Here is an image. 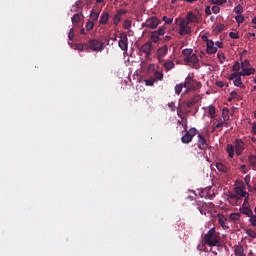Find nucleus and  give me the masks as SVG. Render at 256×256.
<instances>
[{
    "label": "nucleus",
    "instance_id": "nucleus-1",
    "mask_svg": "<svg viewBox=\"0 0 256 256\" xmlns=\"http://www.w3.org/2000/svg\"><path fill=\"white\" fill-rule=\"evenodd\" d=\"M204 243L208 247H219L221 245V236L215 228H211L204 236Z\"/></svg>",
    "mask_w": 256,
    "mask_h": 256
},
{
    "label": "nucleus",
    "instance_id": "nucleus-2",
    "mask_svg": "<svg viewBox=\"0 0 256 256\" xmlns=\"http://www.w3.org/2000/svg\"><path fill=\"white\" fill-rule=\"evenodd\" d=\"M183 87L186 91H197V89H201V84L197 80L193 79L191 75H188L185 79Z\"/></svg>",
    "mask_w": 256,
    "mask_h": 256
},
{
    "label": "nucleus",
    "instance_id": "nucleus-3",
    "mask_svg": "<svg viewBox=\"0 0 256 256\" xmlns=\"http://www.w3.org/2000/svg\"><path fill=\"white\" fill-rule=\"evenodd\" d=\"M196 207L198 209V211H200L201 215H207V212H211L213 211V209H215V204H213V202H201L198 201L196 203Z\"/></svg>",
    "mask_w": 256,
    "mask_h": 256
},
{
    "label": "nucleus",
    "instance_id": "nucleus-4",
    "mask_svg": "<svg viewBox=\"0 0 256 256\" xmlns=\"http://www.w3.org/2000/svg\"><path fill=\"white\" fill-rule=\"evenodd\" d=\"M184 130L186 131V133H185V135H183L181 137V141H182V143L187 145V144L191 143V141H193V137H195V135H197V129L190 128L189 130H187V124H184Z\"/></svg>",
    "mask_w": 256,
    "mask_h": 256
},
{
    "label": "nucleus",
    "instance_id": "nucleus-5",
    "mask_svg": "<svg viewBox=\"0 0 256 256\" xmlns=\"http://www.w3.org/2000/svg\"><path fill=\"white\" fill-rule=\"evenodd\" d=\"M241 77H247V76L241 74V72H234L229 75L228 79L230 81H233L235 87H240V89H245V84H243Z\"/></svg>",
    "mask_w": 256,
    "mask_h": 256
},
{
    "label": "nucleus",
    "instance_id": "nucleus-6",
    "mask_svg": "<svg viewBox=\"0 0 256 256\" xmlns=\"http://www.w3.org/2000/svg\"><path fill=\"white\" fill-rule=\"evenodd\" d=\"M241 69L240 75H245L246 77H249V75H255V69L251 68V62L246 59L241 62Z\"/></svg>",
    "mask_w": 256,
    "mask_h": 256
},
{
    "label": "nucleus",
    "instance_id": "nucleus-7",
    "mask_svg": "<svg viewBox=\"0 0 256 256\" xmlns=\"http://www.w3.org/2000/svg\"><path fill=\"white\" fill-rule=\"evenodd\" d=\"M88 49L91 51H103L105 49V44L97 39H91L87 42Z\"/></svg>",
    "mask_w": 256,
    "mask_h": 256
},
{
    "label": "nucleus",
    "instance_id": "nucleus-8",
    "mask_svg": "<svg viewBox=\"0 0 256 256\" xmlns=\"http://www.w3.org/2000/svg\"><path fill=\"white\" fill-rule=\"evenodd\" d=\"M161 25V20L157 17H151L142 23V27H148V29H157Z\"/></svg>",
    "mask_w": 256,
    "mask_h": 256
},
{
    "label": "nucleus",
    "instance_id": "nucleus-9",
    "mask_svg": "<svg viewBox=\"0 0 256 256\" xmlns=\"http://www.w3.org/2000/svg\"><path fill=\"white\" fill-rule=\"evenodd\" d=\"M191 33V27H189V23H187V20H181V23L179 25V35H190Z\"/></svg>",
    "mask_w": 256,
    "mask_h": 256
},
{
    "label": "nucleus",
    "instance_id": "nucleus-10",
    "mask_svg": "<svg viewBox=\"0 0 256 256\" xmlns=\"http://www.w3.org/2000/svg\"><path fill=\"white\" fill-rule=\"evenodd\" d=\"M234 149L236 152V155L239 157L243 151H245V142H243L242 139H236L234 143Z\"/></svg>",
    "mask_w": 256,
    "mask_h": 256
},
{
    "label": "nucleus",
    "instance_id": "nucleus-11",
    "mask_svg": "<svg viewBox=\"0 0 256 256\" xmlns=\"http://www.w3.org/2000/svg\"><path fill=\"white\" fill-rule=\"evenodd\" d=\"M118 47L122 51H127L129 49V38H127V34H122L121 39L118 41Z\"/></svg>",
    "mask_w": 256,
    "mask_h": 256
},
{
    "label": "nucleus",
    "instance_id": "nucleus-12",
    "mask_svg": "<svg viewBox=\"0 0 256 256\" xmlns=\"http://www.w3.org/2000/svg\"><path fill=\"white\" fill-rule=\"evenodd\" d=\"M163 35H165V28L160 27L158 30L152 32L151 41H153V43H157L159 41V37Z\"/></svg>",
    "mask_w": 256,
    "mask_h": 256
},
{
    "label": "nucleus",
    "instance_id": "nucleus-13",
    "mask_svg": "<svg viewBox=\"0 0 256 256\" xmlns=\"http://www.w3.org/2000/svg\"><path fill=\"white\" fill-rule=\"evenodd\" d=\"M169 53V46L164 45L157 50V59L159 62L164 60L165 55Z\"/></svg>",
    "mask_w": 256,
    "mask_h": 256
},
{
    "label": "nucleus",
    "instance_id": "nucleus-14",
    "mask_svg": "<svg viewBox=\"0 0 256 256\" xmlns=\"http://www.w3.org/2000/svg\"><path fill=\"white\" fill-rule=\"evenodd\" d=\"M126 14H127V10L125 9L117 10L116 14L113 17L114 25H119V23H121V19H123V15H126Z\"/></svg>",
    "mask_w": 256,
    "mask_h": 256
},
{
    "label": "nucleus",
    "instance_id": "nucleus-15",
    "mask_svg": "<svg viewBox=\"0 0 256 256\" xmlns=\"http://www.w3.org/2000/svg\"><path fill=\"white\" fill-rule=\"evenodd\" d=\"M198 148L201 149V151H205L207 149V139H205V136H203L201 133H198Z\"/></svg>",
    "mask_w": 256,
    "mask_h": 256
},
{
    "label": "nucleus",
    "instance_id": "nucleus-16",
    "mask_svg": "<svg viewBox=\"0 0 256 256\" xmlns=\"http://www.w3.org/2000/svg\"><path fill=\"white\" fill-rule=\"evenodd\" d=\"M159 63H161L162 67L166 72L171 71V69H175V62H173L172 60H162Z\"/></svg>",
    "mask_w": 256,
    "mask_h": 256
},
{
    "label": "nucleus",
    "instance_id": "nucleus-17",
    "mask_svg": "<svg viewBox=\"0 0 256 256\" xmlns=\"http://www.w3.org/2000/svg\"><path fill=\"white\" fill-rule=\"evenodd\" d=\"M152 47L153 44L151 42H146L144 45L141 46L140 51L141 53H145L146 57H150Z\"/></svg>",
    "mask_w": 256,
    "mask_h": 256
},
{
    "label": "nucleus",
    "instance_id": "nucleus-18",
    "mask_svg": "<svg viewBox=\"0 0 256 256\" xmlns=\"http://www.w3.org/2000/svg\"><path fill=\"white\" fill-rule=\"evenodd\" d=\"M206 53H208V55H215V53H217V46H215L213 40L208 41V44H206Z\"/></svg>",
    "mask_w": 256,
    "mask_h": 256
},
{
    "label": "nucleus",
    "instance_id": "nucleus-19",
    "mask_svg": "<svg viewBox=\"0 0 256 256\" xmlns=\"http://www.w3.org/2000/svg\"><path fill=\"white\" fill-rule=\"evenodd\" d=\"M235 193H236L238 199H241L243 197H245L246 199H249V193L244 191L243 188H241V186L235 187Z\"/></svg>",
    "mask_w": 256,
    "mask_h": 256
},
{
    "label": "nucleus",
    "instance_id": "nucleus-20",
    "mask_svg": "<svg viewBox=\"0 0 256 256\" xmlns=\"http://www.w3.org/2000/svg\"><path fill=\"white\" fill-rule=\"evenodd\" d=\"M83 18H84L83 13L74 14L73 17L71 18L72 25L74 27H78L79 23H81V19H83Z\"/></svg>",
    "mask_w": 256,
    "mask_h": 256
},
{
    "label": "nucleus",
    "instance_id": "nucleus-21",
    "mask_svg": "<svg viewBox=\"0 0 256 256\" xmlns=\"http://www.w3.org/2000/svg\"><path fill=\"white\" fill-rule=\"evenodd\" d=\"M186 23H199V18L193 12H188L186 16Z\"/></svg>",
    "mask_w": 256,
    "mask_h": 256
},
{
    "label": "nucleus",
    "instance_id": "nucleus-22",
    "mask_svg": "<svg viewBox=\"0 0 256 256\" xmlns=\"http://www.w3.org/2000/svg\"><path fill=\"white\" fill-rule=\"evenodd\" d=\"M215 167L221 173H227L229 171V166L223 162H216Z\"/></svg>",
    "mask_w": 256,
    "mask_h": 256
},
{
    "label": "nucleus",
    "instance_id": "nucleus-23",
    "mask_svg": "<svg viewBox=\"0 0 256 256\" xmlns=\"http://www.w3.org/2000/svg\"><path fill=\"white\" fill-rule=\"evenodd\" d=\"M184 61L186 63H193V64H195V63H197L199 61V56H197V54H195V53H192L189 57H185Z\"/></svg>",
    "mask_w": 256,
    "mask_h": 256
},
{
    "label": "nucleus",
    "instance_id": "nucleus-24",
    "mask_svg": "<svg viewBox=\"0 0 256 256\" xmlns=\"http://www.w3.org/2000/svg\"><path fill=\"white\" fill-rule=\"evenodd\" d=\"M108 22H109V12L105 11L100 16L99 24L107 25Z\"/></svg>",
    "mask_w": 256,
    "mask_h": 256
},
{
    "label": "nucleus",
    "instance_id": "nucleus-25",
    "mask_svg": "<svg viewBox=\"0 0 256 256\" xmlns=\"http://www.w3.org/2000/svg\"><path fill=\"white\" fill-rule=\"evenodd\" d=\"M199 99H201V97L199 96H193L188 102H186V107L188 109H191V107H193L194 105H196V103H199Z\"/></svg>",
    "mask_w": 256,
    "mask_h": 256
},
{
    "label": "nucleus",
    "instance_id": "nucleus-26",
    "mask_svg": "<svg viewBox=\"0 0 256 256\" xmlns=\"http://www.w3.org/2000/svg\"><path fill=\"white\" fill-rule=\"evenodd\" d=\"M240 213H242V215H246L247 217H251L253 215V210H251L249 206H242L240 208Z\"/></svg>",
    "mask_w": 256,
    "mask_h": 256
},
{
    "label": "nucleus",
    "instance_id": "nucleus-27",
    "mask_svg": "<svg viewBox=\"0 0 256 256\" xmlns=\"http://www.w3.org/2000/svg\"><path fill=\"white\" fill-rule=\"evenodd\" d=\"M249 165L252 167L253 171H256V155H249L248 156Z\"/></svg>",
    "mask_w": 256,
    "mask_h": 256
},
{
    "label": "nucleus",
    "instance_id": "nucleus-28",
    "mask_svg": "<svg viewBox=\"0 0 256 256\" xmlns=\"http://www.w3.org/2000/svg\"><path fill=\"white\" fill-rule=\"evenodd\" d=\"M163 77H164L163 71L155 70L154 76L152 79L155 80L156 82L163 81Z\"/></svg>",
    "mask_w": 256,
    "mask_h": 256
},
{
    "label": "nucleus",
    "instance_id": "nucleus-29",
    "mask_svg": "<svg viewBox=\"0 0 256 256\" xmlns=\"http://www.w3.org/2000/svg\"><path fill=\"white\" fill-rule=\"evenodd\" d=\"M227 153L228 157H230V159H233V157H235V146H233L232 144H228Z\"/></svg>",
    "mask_w": 256,
    "mask_h": 256
},
{
    "label": "nucleus",
    "instance_id": "nucleus-30",
    "mask_svg": "<svg viewBox=\"0 0 256 256\" xmlns=\"http://www.w3.org/2000/svg\"><path fill=\"white\" fill-rule=\"evenodd\" d=\"M234 255L236 256H245V252L243 250V246H235Z\"/></svg>",
    "mask_w": 256,
    "mask_h": 256
},
{
    "label": "nucleus",
    "instance_id": "nucleus-31",
    "mask_svg": "<svg viewBox=\"0 0 256 256\" xmlns=\"http://www.w3.org/2000/svg\"><path fill=\"white\" fill-rule=\"evenodd\" d=\"M230 117H229V109L228 108H223L222 110V120L225 121H229Z\"/></svg>",
    "mask_w": 256,
    "mask_h": 256
},
{
    "label": "nucleus",
    "instance_id": "nucleus-32",
    "mask_svg": "<svg viewBox=\"0 0 256 256\" xmlns=\"http://www.w3.org/2000/svg\"><path fill=\"white\" fill-rule=\"evenodd\" d=\"M90 19L92 21V23H95V21L99 20V12H95V11H91L90 13Z\"/></svg>",
    "mask_w": 256,
    "mask_h": 256
},
{
    "label": "nucleus",
    "instance_id": "nucleus-33",
    "mask_svg": "<svg viewBox=\"0 0 256 256\" xmlns=\"http://www.w3.org/2000/svg\"><path fill=\"white\" fill-rule=\"evenodd\" d=\"M241 219V213H232L230 214V220L231 221H239Z\"/></svg>",
    "mask_w": 256,
    "mask_h": 256
},
{
    "label": "nucleus",
    "instance_id": "nucleus-34",
    "mask_svg": "<svg viewBox=\"0 0 256 256\" xmlns=\"http://www.w3.org/2000/svg\"><path fill=\"white\" fill-rule=\"evenodd\" d=\"M225 120L223 118L218 119V123L214 126V129H223Z\"/></svg>",
    "mask_w": 256,
    "mask_h": 256
},
{
    "label": "nucleus",
    "instance_id": "nucleus-35",
    "mask_svg": "<svg viewBox=\"0 0 256 256\" xmlns=\"http://www.w3.org/2000/svg\"><path fill=\"white\" fill-rule=\"evenodd\" d=\"M218 223L221 227H225V216L223 214H218Z\"/></svg>",
    "mask_w": 256,
    "mask_h": 256
},
{
    "label": "nucleus",
    "instance_id": "nucleus-36",
    "mask_svg": "<svg viewBox=\"0 0 256 256\" xmlns=\"http://www.w3.org/2000/svg\"><path fill=\"white\" fill-rule=\"evenodd\" d=\"M94 27H95V23H93V21L89 20L86 23V31H93Z\"/></svg>",
    "mask_w": 256,
    "mask_h": 256
},
{
    "label": "nucleus",
    "instance_id": "nucleus-37",
    "mask_svg": "<svg viewBox=\"0 0 256 256\" xmlns=\"http://www.w3.org/2000/svg\"><path fill=\"white\" fill-rule=\"evenodd\" d=\"M208 114L210 115L211 119H215V107L214 106H209Z\"/></svg>",
    "mask_w": 256,
    "mask_h": 256
},
{
    "label": "nucleus",
    "instance_id": "nucleus-38",
    "mask_svg": "<svg viewBox=\"0 0 256 256\" xmlns=\"http://www.w3.org/2000/svg\"><path fill=\"white\" fill-rule=\"evenodd\" d=\"M76 49L78 51H85V49H88V45L87 43H84V44H77L76 45Z\"/></svg>",
    "mask_w": 256,
    "mask_h": 256
},
{
    "label": "nucleus",
    "instance_id": "nucleus-39",
    "mask_svg": "<svg viewBox=\"0 0 256 256\" xmlns=\"http://www.w3.org/2000/svg\"><path fill=\"white\" fill-rule=\"evenodd\" d=\"M209 3H212V5H223L226 3V0H208Z\"/></svg>",
    "mask_w": 256,
    "mask_h": 256
},
{
    "label": "nucleus",
    "instance_id": "nucleus-40",
    "mask_svg": "<svg viewBox=\"0 0 256 256\" xmlns=\"http://www.w3.org/2000/svg\"><path fill=\"white\" fill-rule=\"evenodd\" d=\"M237 23L239 25H241V23H243L245 21V16L244 15H241V14H238L236 17H235Z\"/></svg>",
    "mask_w": 256,
    "mask_h": 256
},
{
    "label": "nucleus",
    "instance_id": "nucleus-41",
    "mask_svg": "<svg viewBox=\"0 0 256 256\" xmlns=\"http://www.w3.org/2000/svg\"><path fill=\"white\" fill-rule=\"evenodd\" d=\"M193 54V49H188V48H186V49H184L183 51H182V55H184V56H186V57H189V56H191Z\"/></svg>",
    "mask_w": 256,
    "mask_h": 256
},
{
    "label": "nucleus",
    "instance_id": "nucleus-42",
    "mask_svg": "<svg viewBox=\"0 0 256 256\" xmlns=\"http://www.w3.org/2000/svg\"><path fill=\"white\" fill-rule=\"evenodd\" d=\"M217 57H218V59H219V62L221 63V65H223V63H225V54H223L222 52H219L218 54H217Z\"/></svg>",
    "mask_w": 256,
    "mask_h": 256
},
{
    "label": "nucleus",
    "instance_id": "nucleus-43",
    "mask_svg": "<svg viewBox=\"0 0 256 256\" xmlns=\"http://www.w3.org/2000/svg\"><path fill=\"white\" fill-rule=\"evenodd\" d=\"M233 71H235V73H239V71H241V63L236 62L233 67H232Z\"/></svg>",
    "mask_w": 256,
    "mask_h": 256
},
{
    "label": "nucleus",
    "instance_id": "nucleus-44",
    "mask_svg": "<svg viewBox=\"0 0 256 256\" xmlns=\"http://www.w3.org/2000/svg\"><path fill=\"white\" fill-rule=\"evenodd\" d=\"M183 84H177L176 86H175V93H176V95H179L180 93H181V91H183Z\"/></svg>",
    "mask_w": 256,
    "mask_h": 256
},
{
    "label": "nucleus",
    "instance_id": "nucleus-45",
    "mask_svg": "<svg viewBox=\"0 0 256 256\" xmlns=\"http://www.w3.org/2000/svg\"><path fill=\"white\" fill-rule=\"evenodd\" d=\"M155 83H157L153 78H150L148 80H145V84L148 86V87H153V85H155Z\"/></svg>",
    "mask_w": 256,
    "mask_h": 256
},
{
    "label": "nucleus",
    "instance_id": "nucleus-46",
    "mask_svg": "<svg viewBox=\"0 0 256 256\" xmlns=\"http://www.w3.org/2000/svg\"><path fill=\"white\" fill-rule=\"evenodd\" d=\"M243 11V6L241 5H237L235 8H234V13H236V15H241V12Z\"/></svg>",
    "mask_w": 256,
    "mask_h": 256
},
{
    "label": "nucleus",
    "instance_id": "nucleus-47",
    "mask_svg": "<svg viewBox=\"0 0 256 256\" xmlns=\"http://www.w3.org/2000/svg\"><path fill=\"white\" fill-rule=\"evenodd\" d=\"M74 33H75V30L73 28H71L70 31H69V34H68V39L70 41H73V39H75V34Z\"/></svg>",
    "mask_w": 256,
    "mask_h": 256
},
{
    "label": "nucleus",
    "instance_id": "nucleus-48",
    "mask_svg": "<svg viewBox=\"0 0 256 256\" xmlns=\"http://www.w3.org/2000/svg\"><path fill=\"white\" fill-rule=\"evenodd\" d=\"M237 91H232L231 93H230V97L228 98V101H233V99H237Z\"/></svg>",
    "mask_w": 256,
    "mask_h": 256
},
{
    "label": "nucleus",
    "instance_id": "nucleus-49",
    "mask_svg": "<svg viewBox=\"0 0 256 256\" xmlns=\"http://www.w3.org/2000/svg\"><path fill=\"white\" fill-rule=\"evenodd\" d=\"M250 217V223L252 227H256V215L252 214Z\"/></svg>",
    "mask_w": 256,
    "mask_h": 256
},
{
    "label": "nucleus",
    "instance_id": "nucleus-50",
    "mask_svg": "<svg viewBox=\"0 0 256 256\" xmlns=\"http://www.w3.org/2000/svg\"><path fill=\"white\" fill-rule=\"evenodd\" d=\"M247 235L250 236L252 239H256V231L255 230H247Z\"/></svg>",
    "mask_w": 256,
    "mask_h": 256
},
{
    "label": "nucleus",
    "instance_id": "nucleus-51",
    "mask_svg": "<svg viewBox=\"0 0 256 256\" xmlns=\"http://www.w3.org/2000/svg\"><path fill=\"white\" fill-rule=\"evenodd\" d=\"M229 37L231 39H239V32H230Z\"/></svg>",
    "mask_w": 256,
    "mask_h": 256
},
{
    "label": "nucleus",
    "instance_id": "nucleus-52",
    "mask_svg": "<svg viewBox=\"0 0 256 256\" xmlns=\"http://www.w3.org/2000/svg\"><path fill=\"white\" fill-rule=\"evenodd\" d=\"M220 11H221V8H219L217 4L212 7V12L214 13V15L219 14Z\"/></svg>",
    "mask_w": 256,
    "mask_h": 256
},
{
    "label": "nucleus",
    "instance_id": "nucleus-53",
    "mask_svg": "<svg viewBox=\"0 0 256 256\" xmlns=\"http://www.w3.org/2000/svg\"><path fill=\"white\" fill-rule=\"evenodd\" d=\"M163 21L166 23V25H171V23H173V18H168L167 16H164Z\"/></svg>",
    "mask_w": 256,
    "mask_h": 256
},
{
    "label": "nucleus",
    "instance_id": "nucleus-54",
    "mask_svg": "<svg viewBox=\"0 0 256 256\" xmlns=\"http://www.w3.org/2000/svg\"><path fill=\"white\" fill-rule=\"evenodd\" d=\"M240 171H241V173H243V174L245 175L246 173L249 172V169L247 168V165L243 164V165L240 167Z\"/></svg>",
    "mask_w": 256,
    "mask_h": 256
},
{
    "label": "nucleus",
    "instance_id": "nucleus-55",
    "mask_svg": "<svg viewBox=\"0 0 256 256\" xmlns=\"http://www.w3.org/2000/svg\"><path fill=\"white\" fill-rule=\"evenodd\" d=\"M131 28V21L129 19L124 20V29Z\"/></svg>",
    "mask_w": 256,
    "mask_h": 256
},
{
    "label": "nucleus",
    "instance_id": "nucleus-56",
    "mask_svg": "<svg viewBox=\"0 0 256 256\" xmlns=\"http://www.w3.org/2000/svg\"><path fill=\"white\" fill-rule=\"evenodd\" d=\"M244 182L246 183L247 187H250L249 183H251V176L250 175H246L244 177Z\"/></svg>",
    "mask_w": 256,
    "mask_h": 256
},
{
    "label": "nucleus",
    "instance_id": "nucleus-57",
    "mask_svg": "<svg viewBox=\"0 0 256 256\" xmlns=\"http://www.w3.org/2000/svg\"><path fill=\"white\" fill-rule=\"evenodd\" d=\"M223 42L221 41H217L216 43H214V47H217V49H223Z\"/></svg>",
    "mask_w": 256,
    "mask_h": 256
},
{
    "label": "nucleus",
    "instance_id": "nucleus-58",
    "mask_svg": "<svg viewBox=\"0 0 256 256\" xmlns=\"http://www.w3.org/2000/svg\"><path fill=\"white\" fill-rule=\"evenodd\" d=\"M148 73L155 72V64H150L147 69Z\"/></svg>",
    "mask_w": 256,
    "mask_h": 256
},
{
    "label": "nucleus",
    "instance_id": "nucleus-59",
    "mask_svg": "<svg viewBox=\"0 0 256 256\" xmlns=\"http://www.w3.org/2000/svg\"><path fill=\"white\" fill-rule=\"evenodd\" d=\"M217 87L223 88L225 87V84L222 81L216 82Z\"/></svg>",
    "mask_w": 256,
    "mask_h": 256
},
{
    "label": "nucleus",
    "instance_id": "nucleus-60",
    "mask_svg": "<svg viewBox=\"0 0 256 256\" xmlns=\"http://www.w3.org/2000/svg\"><path fill=\"white\" fill-rule=\"evenodd\" d=\"M202 40L206 42V45L209 43V41H212V40H209V38L206 35L202 36Z\"/></svg>",
    "mask_w": 256,
    "mask_h": 256
},
{
    "label": "nucleus",
    "instance_id": "nucleus-61",
    "mask_svg": "<svg viewBox=\"0 0 256 256\" xmlns=\"http://www.w3.org/2000/svg\"><path fill=\"white\" fill-rule=\"evenodd\" d=\"M168 107L172 110L175 111V104L173 102H171L170 104H168Z\"/></svg>",
    "mask_w": 256,
    "mask_h": 256
},
{
    "label": "nucleus",
    "instance_id": "nucleus-62",
    "mask_svg": "<svg viewBox=\"0 0 256 256\" xmlns=\"http://www.w3.org/2000/svg\"><path fill=\"white\" fill-rule=\"evenodd\" d=\"M229 198L230 199H238V196H237V194H230Z\"/></svg>",
    "mask_w": 256,
    "mask_h": 256
},
{
    "label": "nucleus",
    "instance_id": "nucleus-63",
    "mask_svg": "<svg viewBox=\"0 0 256 256\" xmlns=\"http://www.w3.org/2000/svg\"><path fill=\"white\" fill-rule=\"evenodd\" d=\"M252 133L256 134V123L252 125Z\"/></svg>",
    "mask_w": 256,
    "mask_h": 256
},
{
    "label": "nucleus",
    "instance_id": "nucleus-64",
    "mask_svg": "<svg viewBox=\"0 0 256 256\" xmlns=\"http://www.w3.org/2000/svg\"><path fill=\"white\" fill-rule=\"evenodd\" d=\"M85 28H82L81 30H80V35H85Z\"/></svg>",
    "mask_w": 256,
    "mask_h": 256
}]
</instances>
